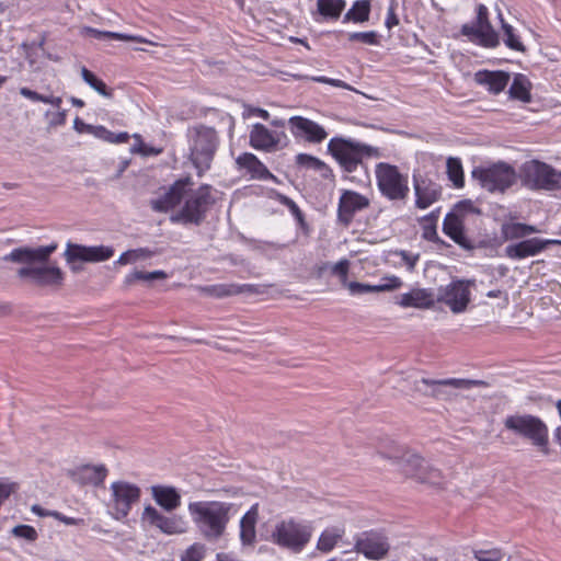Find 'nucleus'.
<instances>
[{"label":"nucleus","mask_w":561,"mask_h":561,"mask_svg":"<svg viewBox=\"0 0 561 561\" xmlns=\"http://www.w3.org/2000/svg\"><path fill=\"white\" fill-rule=\"evenodd\" d=\"M16 490V483L8 480H0V503L3 504Z\"/></svg>","instance_id":"nucleus-58"},{"label":"nucleus","mask_w":561,"mask_h":561,"mask_svg":"<svg viewBox=\"0 0 561 561\" xmlns=\"http://www.w3.org/2000/svg\"><path fill=\"white\" fill-rule=\"evenodd\" d=\"M142 519L165 535H181L187 529V523L182 516H165L151 505L144 508Z\"/></svg>","instance_id":"nucleus-19"},{"label":"nucleus","mask_w":561,"mask_h":561,"mask_svg":"<svg viewBox=\"0 0 561 561\" xmlns=\"http://www.w3.org/2000/svg\"><path fill=\"white\" fill-rule=\"evenodd\" d=\"M111 506L116 519L128 516L134 504L138 503L141 490L138 485L127 481H115L111 484Z\"/></svg>","instance_id":"nucleus-13"},{"label":"nucleus","mask_w":561,"mask_h":561,"mask_svg":"<svg viewBox=\"0 0 561 561\" xmlns=\"http://www.w3.org/2000/svg\"><path fill=\"white\" fill-rule=\"evenodd\" d=\"M354 549L368 560L380 561L390 551L389 539L383 531L370 529L354 538Z\"/></svg>","instance_id":"nucleus-14"},{"label":"nucleus","mask_w":561,"mask_h":561,"mask_svg":"<svg viewBox=\"0 0 561 561\" xmlns=\"http://www.w3.org/2000/svg\"><path fill=\"white\" fill-rule=\"evenodd\" d=\"M277 201L288 208L289 213L293 215V217L296 219L299 227L304 230L308 229V224L306 221L305 215L299 208V206L288 196L279 194L277 197Z\"/></svg>","instance_id":"nucleus-46"},{"label":"nucleus","mask_w":561,"mask_h":561,"mask_svg":"<svg viewBox=\"0 0 561 561\" xmlns=\"http://www.w3.org/2000/svg\"><path fill=\"white\" fill-rule=\"evenodd\" d=\"M414 190V206L417 209H427L433 204L440 201L443 187L427 174L413 173L412 176Z\"/></svg>","instance_id":"nucleus-16"},{"label":"nucleus","mask_w":561,"mask_h":561,"mask_svg":"<svg viewBox=\"0 0 561 561\" xmlns=\"http://www.w3.org/2000/svg\"><path fill=\"white\" fill-rule=\"evenodd\" d=\"M239 170H245L251 179L268 181L276 180L275 175L266 168V165L251 152H243L236 159Z\"/></svg>","instance_id":"nucleus-25"},{"label":"nucleus","mask_w":561,"mask_h":561,"mask_svg":"<svg viewBox=\"0 0 561 561\" xmlns=\"http://www.w3.org/2000/svg\"><path fill=\"white\" fill-rule=\"evenodd\" d=\"M350 261L347 259H342L331 267V273L340 279V283L343 286H347L350 282L348 272H350Z\"/></svg>","instance_id":"nucleus-53"},{"label":"nucleus","mask_w":561,"mask_h":561,"mask_svg":"<svg viewBox=\"0 0 561 561\" xmlns=\"http://www.w3.org/2000/svg\"><path fill=\"white\" fill-rule=\"evenodd\" d=\"M446 174L455 188L465 186V173L459 158L449 157L446 161Z\"/></svg>","instance_id":"nucleus-39"},{"label":"nucleus","mask_w":561,"mask_h":561,"mask_svg":"<svg viewBox=\"0 0 561 561\" xmlns=\"http://www.w3.org/2000/svg\"><path fill=\"white\" fill-rule=\"evenodd\" d=\"M501 295L500 290H490L486 296L490 298H497Z\"/></svg>","instance_id":"nucleus-64"},{"label":"nucleus","mask_w":561,"mask_h":561,"mask_svg":"<svg viewBox=\"0 0 561 561\" xmlns=\"http://www.w3.org/2000/svg\"><path fill=\"white\" fill-rule=\"evenodd\" d=\"M56 250L57 243L38 248L21 247L13 249L4 260L27 264L18 270L20 278H30L41 287H59L64 282V273L58 266H32L33 263H46Z\"/></svg>","instance_id":"nucleus-1"},{"label":"nucleus","mask_w":561,"mask_h":561,"mask_svg":"<svg viewBox=\"0 0 561 561\" xmlns=\"http://www.w3.org/2000/svg\"><path fill=\"white\" fill-rule=\"evenodd\" d=\"M538 230L535 226L523 222H505L502 225L501 233L505 240H518L529 234L536 233Z\"/></svg>","instance_id":"nucleus-36"},{"label":"nucleus","mask_w":561,"mask_h":561,"mask_svg":"<svg viewBox=\"0 0 561 561\" xmlns=\"http://www.w3.org/2000/svg\"><path fill=\"white\" fill-rule=\"evenodd\" d=\"M259 520V504H253L240 519V541L243 546H254L256 542V524Z\"/></svg>","instance_id":"nucleus-30"},{"label":"nucleus","mask_w":561,"mask_h":561,"mask_svg":"<svg viewBox=\"0 0 561 561\" xmlns=\"http://www.w3.org/2000/svg\"><path fill=\"white\" fill-rule=\"evenodd\" d=\"M399 2L398 0H390L389 7L387 10V16L385 20V26L390 31L394 26L400 24V19L398 15Z\"/></svg>","instance_id":"nucleus-54"},{"label":"nucleus","mask_w":561,"mask_h":561,"mask_svg":"<svg viewBox=\"0 0 561 561\" xmlns=\"http://www.w3.org/2000/svg\"><path fill=\"white\" fill-rule=\"evenodd\" d=\"M151 494L156 503L165 511H174L181 505V495L173 486L153 485Z\"/></svg>","instance_id":"nucleus-32"},{"label":"nucleus","mask_w":561,"mask_h":561,"mask_svg":"<svg viewBox=\"0 0 561 561\" xmlns=\"http://www.w3.org/2000/svg\"><path fill=\"white\" fill-rule=\"evenodd\" d=\"M13 535L20 538H24L28 541H34L37 539V533L33 526L30 525H19L15 526L12 530Z\"/></svg>","instance_id":"nucleus-55"},{"label":"nucleus","mask_w":561,"mask_h":561,"mask_svg":"<svg viewBox=\"0 0 561 561\" xmlns=\"http://www.w3.org/2000/svg\"><path fill=\"white\" fill-rule=\"evenodd\" d=\"M472 553L477 561H502L504 558L503 550L497 547L491 549H476Z\"/></svg>","instance_id":"nucleus-51"},{"label":"nucleus","mask_w":561,"mask_h":561,"mask_svg":"<svg viewBox=\"0 0 561 561\" xmlns=\"http://www.w3.org/2000/svg\"><path fill=\"white\" fill-rule=\"evenodd\" d=\"M403 285L400 277L396 275H387L380 279L377 285L363 284L358 282H350L347 288L352 295L364 293H383L399 289Z\"/></svg>","instance_id":"nucleus-29"},{"label":"nucleus","mask_w":561,"mask_h":561,"mask_svg":"<svg viewBox=\"0 0 561 561\" xmlns=\"http://www.w3.org/2000/svg\"><path fill=\"white\" fill-rule=\"evenodd\" d=\"M531 88L529 79L523 73H517L508 89V95L513 100L529 103L531 102Z\"/></svg>","instance_id":"nucleus-34"},{"label":"nucleus","mask_w":561,"mask_h":561,"mask_svg":"<svg viewBox=\"0 0 561 561\" xmlns=\"http://www.w3.org/2000/svg\"><path fill=\"white\" fill-rule=\"evenodd\" d=\"M114 255V249L107 245L87 247L76 243H68L65 257L68 263L75 262H104Z\"/></svg>","instance_id":"nucleus-18"},{"label":"nucleus","mask_w":561,"mask_h":561,"mask_svg":"<svg viewBox=\"0 0 561 561\" xmlns=\"http://www.w3.org/2000/svg\"><path fill=\"white\" fill-rule=\"evenodd\" d=\"M377 188L390 202L405 201L410 193L409 175L396 164L378 162L375 165Z\"/></svg>","instance_id":"nucleus-5"},{"label":"nucleus","mask_w":561,"mask_h":561,"mask_svg":"<svg viewBox=\"0 0 561 561\" xmlns=\"http://www.w3.org/2000/svg\"><path fill=\"white\" fill-rule=\"evenodd\" d=\"M471 174L490 193H505L518 180L515 169L505 162L474 168Z\"/></svg>","instance_id":"nucleus-9"},{"label":"nucleus","mask_w":561,"mask_h":561,"mask_svg":"<svg viewBox=\"0 0 561 561\" xmlns=\"http://www.w3.org/2000/svg\"><path fill=\"white\" fill-rule=\"evenodd\" d=\"M438 301L447 305L454 313L466 310L470 302V289L463 280H456L443 288Z\"/></svg>","instance_id":"nucleus-22"},{"label":"nucleus","mask_w":561,"mask_h":561,"mask_svg":"<svg viewBox=\"0 0 561 561\" xmlns=\"http://www.w3.org/2000/svg\"><path fill=\"white\" fill-rule=\"evenodd\" d=\"M65 123H66V112L65 111L58 112L51 122L53 125H64Z\"/></svg>","instance_id":"nucleus-61"},{"label":"nucleus","mask_w":561,"mask_h":561,"mask_svg":"<svg viewBox=\"0 0 561 561\" xmlns=\"http://www.w3.org/2000/svg\"><path fill=\"white\" fill-rule=\"evenodd\" d=\"M135 138L139 140V145L134 151L141 153L142 156H158L162 152V149H157L154 147H150L141 141V137L139 135H135Z\"/></svg>","instance_id":"nucleus-59"},{"label":"nucleus","mask_w":561,"mask_h":561,"mask_svg":"<svg viewBox=\"0 0 561 561\" xmlns=\"http://www.w3.org/2000/svg\"><path fill=\"white\" fill-rule=\"evenodd\" d=\"M288 125L291 135L296 139H304L311 144H320L328 137V133L323 126L304 116H291L288 119Z\"/></svg>","instance_id":"nucleus-21"},{"label":"nucleus","mask_w":561,"mask_h":561,"mask_svg":"<svg viewBox=\"0 0 561 561\" xmlns=\"http://www.w3.org/2000/svg\"><path fill=\"white\" fill-rule=\"evenodd\" d=\"M151 255L152 252L146 248L133 249L123 252L115 263L118 265H127L139 260L148 259Z\"/></svg>","instance_id":"nucleus-49"},{"label":"nucleus","mask_w":561,"mask_h":561,"mask_svg":"<svg viewBox=\"0 0 561 561\" xmlns=\"http://www.w3.org/2000/svg\"><path fill=\"white\" fill-rule=\"evenodd\" d=\"M287 136L284 131L270 130L265 125L256 123L250 131V146L255 150L271 152L286 145Z\"/></svg>","instance_id":"nucleus-20"},{"label":"nucleus","mask_w":561,"mask_h":561,"mask_svg":"<svg viewBox=\"0 0 561 561\" xmlns=\"http://www.w3.org/2000/svg\"><path fill=\"white\" fill-rule=\"evenodd\" d=\"M504 424L507 430L529 439L548 454V428L540 419L533 415H511Z\"/></svg>","instance_id":"nucleus-11"},{"label":"nucleus","mask_w":561,"mask_h":561,"mask_svg":"<svg viewBox=\"0 0 561 561\" xmlns=\"http://www.w3.org/2000/svg\"><path fill=\"white\" fill-rule=\"evenodd\" d=\"M190 185V176L176 180L162 196L150 202L151 208L158 213H168L182 202Z\"/></svg>","instance_id":"nucleus-23"},{"label":"nucleus","mask_w":561,"mask_h":561,"mask_svg":"<svg viewBox=\"0 0 561 561\" xmlns=\"http://www.w3.org/2000/svg\"><path fill=\"white\" fill-rule=\"evenodd\" d=\"M253 114L265 119V121H267L270 118V113L266 110L261 108V107L254 108Z\"/></svg>","instance_id":"nucleus-62"},{"label":"nucleus","mask_w":561,"mask_h":561,"mask_svg":"<svg viewBox=\"0 0 561 561\" xmlns=\"http://www.w3.org/2000/svg\"><path fill=\"white\" fill-rule=\"evenodd\" d=\"M187 511L197 531L206 541L220 539L236 513L233 503L222 501L191 502Z\"/></svg>","instance_id":"nucleus-2"},{"label":"nucleus","mask_w":561,"mask_h":561,"mask_svg":"<svg viewBox=\"0 0 561 561\" xmlns=\"http://www.w3.org/2000/svg\"><path fill=\"white\" fill-rule=\"evenodd\" d=\"M440 208L432 210L430 214L421 218V227L423 230V238L428 241H436L437 236V221L439 218Z\"/></svg>","instance_id":"nucleus-41"},{"label":"nucleus","mask_w":561,"mask_h":561,"mask_svg":"<svg viewBox=\"0 0 561 561\" xmlns=\"http://www.w3.org/2000/svg\"><path fill=\"white\" fill-rule=\"evenodd\" d=\"M478 213L469 199L457 203L454 209L448 213L443 221V232L457 244H465V218L469 213Z\"/></svg>","instance_id":"nucleus-15"},{"label":"nucleus","mask_w":561,"mask_h":561,"mask_svg":"<svg viewBox=\"0 0 561 561\" xmlns=\"http://www.w3.org/2000/svg\"><path fill=\"white\" fill-rule=\"evenodd\" d=\"M501 22L504 44L512 50L525 51V46L523 45L520 37L516 33L515 28L511 24L506 23L503 19H501Z\"/></svg>","instance_id":"nucleus-42"},{"label":"nucleus","mask_w":561,"mask_h":561,"mask_svg":"<svg viewBox=\"0 0 561 561\" xmlns=\"http://www.w3.org/2000/svg\"><path fill=\"white\" fill-rule=\"evenodd\" d=\"M81 76H82V79L84 80V82L88 83L92 89H94L101 95L106 96V98H111L113 95L112 90L107 88L105 82L103 80L99 79L88 68L82 67Z\"/></svg>","instance_id":"nucleus-44"},{"label":"nucleus","mask_w":561,"mask_h":561,"mask_svg":"<svg viewBox=\"0 0 561 561\" xmlns=\"http://www.w3.org/2000/svg\"><path fill=\"white\" fill-rule=\"evenodd\" d=\"M474 81L483 85L492 94H500L507 87L510 75L502 70H479L474 73Z\"/></svg>","instance_id":"nucleus-28"},{"label":"nucleus","mask_w":561,"mask_h":561,"mask_svg":"<svg viewBox=\"0 0 561 561\" xmlns=\"http://www.w3.org/2000/svg\"><path fill=\"white\" fill-rule=\"evenodd\" d=\"M313 530L311 522L296 517L283 518L275 524L271 541L282 549L300 553L310 543Z\"/></svg>","instance_id":"nucleus-3"},{"label":"nucleus","mask_w":561,"mask_h":561,"mask_svg":"<svg viewBox=\"0 0 561 561\" xmlns=\"http://www.w3.org/2000/svg\"><path fill=\"white\" fill-rule=\"evenodd\" d=\"M206 548L201 542H194L181 554V561H202L205 558Z\"/></svg>","instance_id":"nucleus-52"},{"label":"nucleus","mask_w":561,"mask_h":561,"mask_svg":"<svg viewBox=\"0 0 561 561\" xmlns=\"http://www.w3.org/2000/svg\"><path fill=\"white\" fill-rule=\"evenodd\" d=\"M371 0H356L344 15V22L364 23L369 20Z\"/></svg>","instance_id":"nucleus-38"},{"label":"nucleus","mask_w":561,"mask_h":561,"mask_svg":"<svg viewBox=\"0 0 561 561\" xmlns=\"http://www.w3.org/2000/svg\"><path fill=\"white\" fill-rule=\"evenodd\" d=\"M310 79L314 82L329 84V85L344 89V90H352V87L348 83H346L345 81L340 80V79H332V78H329L325 76H316V77H311Z\"/></svg>","instance_id":"nucleus-56"},{"label":"nucleus","mask_w":561,"mask_h":561,"mask_svg":"<svg viewBox=\"0 0 561 561\" xmlns=\"http://www.w3.org/2000/svg\"><path fill=\"white\" fill-rule=\"evenodd\" d=\"M94 125L84 123L80 117H76L73 121V128L78 134H91L94 135Z\"/></svg>","instance_id":"nucleus-60"},{"label":"nucleus","mask_w":561,"mask_h":561,"mask_svg":"<svg viewBox=\"0 0 561 561\" xmlns=\"http://www.w3.org/2000/svg\"><path fill=\"white\" fill-rule=\"evenodd\" d=\"M85 33L93 36L94 38H107V39H115V41H122V42H136V43H144L152 46H157L158 44L147 39L146 37H142L140 35H133V34H125V33H117V32H110V31H100L93 27H85Z\"/></svg>","instance_id":"nucleus-35"},{"label":"nucleus","mask_w":561,"mask_h":561,"mask_svg":"<svg viewBox=\"0 0 561 561\" xmlns=\"http://www.w3.org/2000/svg\"><path fill=\"white\" fill-rule=\"evenodd\" d=\"M20 94L33 102H42L45 104H50L55 107H60L62 103L60 96L39 94L36 91H33L26 87L20 89Z\"/></svg>","instance_id":"nucleus-48"},{"label":"nucleus","mask_w":561,"mask_h":561,"mask_svg":"<svg viewBox=\"0 0 561 561\" xmlns=\"http://www.w3.org/2000/svg\"><path fill=\"white\" fill-rule=\"evenodd\" d=\"M348 41L371 46H377L380 44L379 35L375 31L350 33Z\"/></svg>","instance_id":"nucleus-50"},{"label":"nucleus","mask_w":561,"mask_h":561,"mask_svg":"<svg viewBox=\"0 0 561 561\" xmlns=\"http://www.w3.org/2000/svg\"><path fill=\"white\" fill-rule=\"evenodd\" d=\"M370 199L356 191L343 190L337 203V219L345 227L350 226L357 213L367 209Z\"/></svg>","instance_id":"nucleus-17"},{"label":"nucleus","mask_w":561,"mask_h":561,"mask_svg":"<svg viewBox=\"0 0 561 561\" xmlns=\"http://www.w3.org/2000/svg\"><path fill=\"white\" fill-rule=\"evenodd\" d=\"M199 291L214 298H226L241 294H256V286L253 284H215L199 287Z\"/></svg>","instance_id":"nucleus-27"},{"label":"nucleus","mask_w":561,"mask_h":561,"mask_svg":"<svg viewBox=\"0 0 561 561\" xmlns=\"http://www.w3.org/2000/svg\"><path fill=\"white\" fill-rule=\"evenodd\" d=\"M108 474L105 465H81L71 472L73 481L82 485H102Z\"/></svg>","instance_id":"nucleus-26"},{"label":"nucleus","mask_w":561,"mask_h":561,"mask_svg":"<svg viewBox=\"0 0 561 561\" xmlns=\"http://www.w3.org/2000/svg\"><path fill=\"white\" fill-rule=\"evenodd\" d=\"M345 535L344 526L327 527L319 536L317 541V550L322 553L331 552Z\"/></svg>","instance_id":"nucleus-33"},{"label":"nucleus","mask_w":561,"mask_h":561,"mask_svg":"<svg viewBox=\"0 0 561 561\" xmlns=\"http://www.w3.org/2000/svg\"><path fill=\"white\" fill-rule=\"evenodd\" d=\"M380 454L389 459H401V470L408 477L415 478L420 482L430 483L433 485L440 484V472L431 468L427 462L419 455H401V449L393 445L390 450L380 448Z\"/></svg>","instance_id":"nucleus-10"},{"label":"nucleus","mask_w":561,"mask_h":561,"mask_svg":"<svg viewBox=\"0 0 561 561\" xmlns=\"http://www.w3.org/2000/svg\"><path fill=\"white\" fill-rule=\"evenodd\" d=\"M556 240H543L530 238L505 248V254L512 260H523L541 253L549 244L557 243Z\"/></svg>","instance_id":"nucleus-24"},{"label":"nucleus","mask_w":561,"mask_h":561,"mask_svg":"<svg viewBox=\"0 0 561 561\" xmlns=\"http://www.w3.org/2000/svg\"><path fill=\"white\" fill-rule=\"evenodd\" d=\"M93 136L110 144H126L130 138L127 131L113 133L102 125L95 127Z\"/></svg>","instance_id":"nucleus-43"},{"label":"nucleus","mask_w":561,"mask_h":561,"mask_svg":"<svg viewBox=\"0 0 561 561\" xmlns=\"http://www.w3.org/2000/svg\"><path fill=\"white\" fill-rule=\"evenodd\" d=\"M397 304L402 308L430 309L434 306V297L427 289L414 288L402 294Z\"/></svg>","instance_id":"nucleus-31"},{"label":"nucleus","mask_w":561,"mask_h":561,"mask_svg":"<svg viewBox=\"0 0 561 561\" xmlns=\"http://www.w3.org/2000/svg\"><path fill=\"white\" fill-rule=\"evenodd\" d=\"M214 204L211 185L202 184L187 195L184 205L175 216L171 217V220L199 226Z\"/></svg>","instance_id":"nucleus-8"},{"label":"nucleus","mask_w":561,"mask_h":561,"mask_svg":"<svg viewBox=\"0 0 561 561\" xmlns=\"http://www.w3.org/2000/svg\"><path fill=\"white\" fill-rule=\"evenodd\" d=\"M297 163L306 169L313 170L323 179L333 178V170L324 161L307 153L297 156Z\"/></svg>","instance_id":"nucleus-37"},{"label":"nucleus","mask_w":561,"mask_h":561,"mask_svg":"<svg viewBox=\"0 0 561 561\" xmlns=\"http://www.w3.org/2000/svg\"><path fill=\"white\" fill-rule=\"evenodd\" d=\"M20 94L33 102H42L45 104H50L55 107H60L62 103L60 96L39 94L36 91H33L26 87L20 89Z\"/></svg>","instance_id":"nucleus-47"},{"label":"nucleus","mask_w":561,"mask_h":561,"mask_svg":"<svg viewBox=\"0 0 561 561\" xmlns=\"http://www.w3.org/2000/svg\"><path fill=\"white\" fill-rule=\"evenodd\" d=\"M461 34L484 48H495L500 38L489 20V10L484 4L477 7L476 20L461 26Z\"/></svg>","instance_id":"nucleus-12"},{"label":"nucleus","mask_w":561,"mask_h":561,"mask_svg":"<svg viewBox=\"0 0 561 561\" xmlns=\"http://www.w3.org/2000/svg\"><path fill=\"white\" fill-rule=\"evenodd\" d=\"M432 386H486L484 381H470V380H462V379H446V380H438L433 381Z\"/></svg>","instance_id":"nucleus-57"},{"label":"nucleus","mask_w":561,"mask_h":561,"mask_svg":"<svg viewBox=\"0 0 561 561\" xmlns=\"http://www.w3.org/2000/svg\"><path fill=\"white\" fill-rule=\"evenodd\" d=\"M346 7L345 0H317L319 14L336 21Z\"/></svg>","instance_id":"nucleus-40"},{"label":"nucleus","mask_w":561,"mask_h":561,"mask_svg":"<svg viewBox=\"0 0 561 561\" xmlns=\"http://www.w3.org/2000/svg\"><path fill=\"white\" fill-rule=\"evenodd\" d=\"M167 278V274L163 271H153V272H144V271H134L127 274L124 278V285L129 287L134 285L138 280H154V279H164Z\"/></svg>","instance_id":"nucleus-45"},{"label":"nucleus","mask_w":561,"mask_h":561,"mask_svg":"<svg viewBox=\"0 0 561 561\" xmlns=\"http://www.w3.org/2000/svg\"><path fill=\"white\" fill-rule=\"evenodd\" d=\"M71 103L75 106H77V107H83L84 106V101H82L81 99L71 98Z\"/></svg>","instance_id":"nucleus-63"},{"label":"nucleus","mask_w":561,"mask_h":561,"mask_svg":"<svg viewBox=\"0 0 561 561\" xmlns=\"http://www.w3.org/2000/svg\"><path fill=\"white\" fill-rule=\"evenodd\" d=\"M518 179L533 191L561 190V171L539 160L526 161L519 169Z\"/></svg>","instance_id":"nucleus-7"},{"label":"nucleus","mask_w":561,"mask_h":561,"mask_svg":"<svg viewBox=\"0 0 561 561\" xmlns=\"http://www.w3.org/2000/svg\"><path fill=\"white\" fill-rule=\"evenodd\" d=\"M218 146L217 131L213 127L199 125L194 127L190 147V160L202 176L210 169Z\"/></svg>","instance_id":"nucleus-6"},{"label":"nucleus","mask_w":561,"mask_h":561,"mask_svg":"<svg viewBox=\"0 0 561 561\" xmlns=\"http://www.w3.org/2000/svg\"><path fill=\"white\" fill-rule=\"evenodd\" d=\"M328 150L346 174L355 172L365 158L379 157L378 148L341 137L332 138Z\"/></svg>","instance_id":"nucleus-4"}]
</instances>
